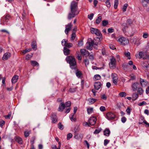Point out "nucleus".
Instances as JSON below:
<instances>
[{
    "label": "nucleus",
    "mask_w": 149,
    "mask_h": 149,
    "mask_svg": "<svg viewBox=\"0 0 149 149\" xmlns=\"http://www.w3.org/2000/svg\"><path fill=\"white\" fill-rule=\"evenodd\" d=\"M77 3L76 1H74L72 2L71 4V13H70L68 15V19H70L75 16L77 15L79 12L77 11Z\"/></svg>",
    "instance_id": "1"
},
{
    "label": "nucleus",
    "mask_w": 149,
    "mask_h": 149,
    "mask_svg": "<svg viewBox=\"0 0 149 149\" xmlns=\"http://www.w3.org/2000/svg\"><path fill=\"white\" fill-rule=\"evenodd\" d=\"M66 60L69 64L71 68L73 69L76 68V62L74 57L70 56H68L66 58Z\"/></svg>",
    "instance_id": "2"
},
{
    "label": "nucleus",
    "mask_w": 149,
    "mask_h": 149,
    "mask_svg": "<svg viewBox=\"0 0 149 149\" xmlns=\"http://www.w3.org/2000/svg\"><path fill=\"white\" fill-rule=\"evenodd\" d=\"M97 40L94 39L93 40H91V42H87L86 43V47L88 49L90 50H92L93 48V45H97L98 44V42H96L95 41Z\"/></svg>",
    "instance_id": "3"
},
{
    "label": "nucleus",
    "mask_w": 149,
    "mask_h": 149,
    "mask_svg": "<svg viewBox=\"0 0 149 149\" xmlns=\"http://www.w3.org/2000/svg\"><path fill=\"white\" fill-rule=\"evenodd\" d=\"M118 41L120 43L121 45H127L129 43L128 39L123 37L120 38L118 39Z\"/></svg>",
    "instance_id": "4"
},
{
    "label": "nucleus",
    "mask_w": 149,
    "mask_h": 149,
    "mask_svg": "<svg viewBox=\"0 0 149 149\" xmlns=\"http://www.w3.org/2000/svg\"><path fill=\"white\" fill-rule=\"evenodd\" d=\"M116 59L112 56L110 59V61L109 63L110 67L114 68L116 66Z\"/></svg>",
    "instance_id": "5"
},
{
    "label": "nucleus",
    "mask_w": 149,
    "mask_h": 149,
    "mask_svg": "<svg viewBox=\"0 0 149 149\" xmlns=\"http://www.w3.org/2000/svg\"><path fill=\"white\" fill-rule=\"evenodd\" d=\"M111 77L113 84L115 85H117L118 80V77L117 74L115 73H113L111 74Z\"/></svg>",
    "instance_id": "6"
},
{
    "label": "nucleus",
    "mask_w": 149,
    "mask_h": 149,
    "mask_svg": "<svg viewBox=\"0 0 149 149\" xmlns=\"http://www.w3.org/2000/svg\"><path fill=\"white\" fill-rule=\"evenodd\" d=\"M91 31L92 33H94L98 36H100L102 35L100 31L97 29L91 28Z\"/></svg>",
    "instance_id": "7"
},
{
    "label": "nucleus",
    "mask_w": 149,
    "mask_h": 149,
    "mask_svg": "<svg viewBox=\"0 0 149 149\" xmlns=\"http://www.w3.org/2000/svg\"><path fill=\"white\" fill-rule=\"evenodd\" d=\"M96 118L95 116H92L88 120V123L89 125H93L96 123Z\"/></svg>",
    "instance_id": "8"
},
{
    "label": "nucleus",
    "mask_w": 149,
    "mask_h": 149,
    "mask_svg": "<svg viewBox=\"0 0 149 149\" xmlns=\"http://www.w3.org/2000/svg\"><path fill=\"white\" fill-rule=\"evenodd\" d=\"M106 118L109 120H111L114 119L115 117V115L111 112L107 113L106 116Z\"/></svg>",
    "instance_id": "9"
},
{
    "label": "nucleus",
    "mask_w": 149,
    "mask_h": 149,
    "mask_svg": "<svg viewBox=\"0 0 149 149\" xmlns=\"http://www.w3.org/2000/svg\"><path fill=\"white\" fill-rule=\"evenodd\" d=\"M139 82L141 86L143 87L146 86L148 83V81L146 80L141 78L140 79Z\"/></svg>",
    "instance_id": "10"
},
{
    "label": "nucleus",
    "mask_w": 149,
    "mask_h": 149,
    "mask_svg": "<svg viewBox=\"0 0 149 149\" xmlns=\"http://www.w3.org/2000/svg\"><path fill=\"white\" fill-rule=\"evenodd\" d=\"M80 53L83 56L87 57L89 55V53L85 49H81L80 50Z\"/></svg>",
    "instance_id": "11"
},
{
    "label": "nucleus",
    "mask_w": 149,
    "mask_h": 149,
    "mask_svg": "<svg viewBox=\"0 0 149 149\" xmlns=\"http://www.w3.org/2000/svg\"><path fill=\"white\" fill-rule=\"evenodd\" d=\"M51 119L52 123H55L57 121V118L55 113H53L51 115Z\"/></svg>",
    "instance_id": "12"
},
{
    "label": "nucleus",
    "mask_w": 149,
    "mask_h": 149,
    "mask_svg": "<svg viewBox=\"0 0 149 149\" xmlns=\"http://www.w3.org/2000/svg\"><path fill=\"white\" fill-rule=\"evenodd\" d=\"M102 85L99 82H96L94 83V88L96 90H98L100 88Z\"/></svg>",
    "instance_id": "13"
},
{
    "label": "nucleus",
    "mask_w": 149,
    "mask_h": 149,
    "mask_svg": "<svg viewBox=\"0 0 149 149\" xmlns=\"http://www.w3.org/2000/svg\"><path fill=\"white\" fill-rule=\"evenodd\" d=\"M11 55V54L9 52H6L4 54L2 58L3 60H7L9 58Z\"/></svg>",
    "instance_id": "14"
},
{
    "label": "nucleus",
    "mask_w": 149,
    "mask_h": 149,
    "mask_svg": "<svg viewBox=\"0 0 149 149\" xmlns=\"http://www.w3.org/2000/svg\"><path fill=\"white\" fill-rule=\"evenodd\" d=\"M139 85V83L137 82L132 83V87L133 91H135L137 90V88H138Z\"/></svg>",
    "instance_id": "15"
},
{
    "label": "nucleus",
    "mask_w": 149,
    "mask_h": 149,
    "mask_svg": "<svg viewBox=\"0 0 149 149\" xmlns=\"http://www.w3.org/2000/svg\"><path fill=\"white\" fill-rule=\"evenodd\" d=\"M83 137V135L81 134L76 133L75 134L74 138L78 140L82 139Z\"/></svg>",
    "instance_id": "16"
},
{
    "label": "nucleus",
    "mask_w": 149,
    "mask_h": 149,
    "mask_svg": "<svg viewBox=\"0 0 149 149\" xmlns=\"http://www.w3.org/2000/svg\"><path fill=\"white\" fill-rule=\"evenodd\" d=\"M65 108V104L63 102H61L59 105L58 110L59 111H62Z\"/></svg>",
    "instance_id": "17"
},
{
    "label": "nucleus",
    "mask_w": 149,
    "mask_h": 149,
    "mask_svg": "<svg viewBox=\"0 0 149 149\" xmlns=\"http://www.w3.org/2000/svg\"><path fill=\"white\" fill-rule=\"evenodd\" d=\"M135 56L137 58H138L139 59H141L144 56V53L143 52H140L138 54H136Z\"/></svg>",
    "instance_id": "18"
},
{
    "label": "nucleus",
    "mask_w": 149,
    "mask_h": 149,
    "mask_svg": "<svg viewBox=\"0 0 149 149\" xmlns=\"http://www.w3.org/2000/svg\"><path fill=\"white\" fill-rule=\"evenodd\" d=\"M110 133V130L108 128H106L104 131V135L107 136H109Z\"/></svg>",
    "instance_id": "19"
},
{
    "label": "nucleus",
    "mask_w": 149,
    "mask_h": 149,
    "mask_svg": "<svg viewBox=\"0 0 149 149\" xmlns=\"http://www.w3.org/2000/svg\"><path fill=\"white\" fill-rule=\"evenodd\" d=\"M18 78V76L17 75H15L11 79V81L12 83L15 84L17 81Z\"/></svg>",
    "instance_id": "20"
},
{
    "label": "nucleus",
    "mask_w": 149,
    "mask_h": 149,
    "mask_svg": "<svg viewBox=\"0 0 149 149\" xmlns=\"http://www.w3.org/2000/svg\"><path fill=\"white\" fill-rule=\"evenodd\" d=\"M63 52L65 55H68L70 54V50L69 49L64 47L63 48Z\"/></svg>",
    "instance_id": "21"
},
{
    "label": "nucleus",
    "mask_w": 149,
    "mask_h": 149,
    "mask_svg": "<svg viewBox=\"0 0 149 149\" xmlns=\"http://www.w3.org/2000/svg\"><path fill=\"white\" fill-rule=\"evenodd\" d=\"M30 62L31 65L33 66H38L39 65L38 63L36 61H31Z\"/></svg>",
    "instance_id": "22"
},
{
    "label": "nucleus",
    "mask_w": 149,
    "mask_h": 149,
    "mask_svg": "<svg viewBox=\"0 0 149 149\" xmlns=\"http://www.w3.org/2000/svg\"><path fill=\"white\" fill-rule=\"evenodd\" d=\"M137 90V92L139 94L141 95L143 93V90L141 88H138V89Z\"/></svg>",
    "instance_id": "23"
},
{
    "label": "nucleus",
    "mask_w": 149,
    "mask_h": 149,
    "mask_svg": "<svg viewBox=\"0 0 149 149\" xmlns=\"http://www.w3.org/2000/svg\"><path fill=\"white\" fill-rule=\"evenodd\" d=\"M102 17L101 16H99L97 17V18L95 22L97 24H99L101 22L102 20Z\"/></svg>",
    "instance_id": "24"
},
{
    "label": "nucleus",
    "mask_w": 149,
    "mask_h": 149,
    "mask_svg": "<svg viewBox=\"0 0 149 149\" xmlns=\"http://www.w3.org/2000/svg\"><path fill=\"white\" fill-rule=\"evenodd\" d=\"M101 78V77L99 74H96L94 77V79L95 80H97L100 79Z\"/></svg>",
    "instance_id": "25"
},
{
    "label": "nucleus",
    "mask_w": 149,
    "mask_h": 149,
    "mask_svg": "<svg viewBox=\"0 0 149 149\" xmlns=\"http://www.w3.org/2000/svg\"><path fill=\"white\" fill-rule=\"evenodd\" d=\"M102 130V129L101 128H98L95 130L93 133L95 134H98Z\"/></svg>",
    "instance_id": "26"
},
{
    "label": "nucleus",
    "mask_w": 149,
    "mask_h": 149,
    "mask_svg": "<svg viewBox=\"0 0 149 149\" xmlns=\"http://www.w3.org/2000/svg\"><path fill=\"white\" fill-rule=\"evenodd\" d=\"M74 114H71L69 116L70 118L72 121H75L76 120L75 118L74 117Z\"/></svg>",
    "instance_id": "27"
},
{
    "label": "nucleus",
    "mask_w": 149,
    "mask_h": 149,
    "mask_svg": "<svg viewBox=\"0 0 149 149\" xmlns=\"http://www.w3.org/2000/svg\"><path fill=\"white\" fill-rule=\"evenodd\" d=\"M90 104H93L97 101V100L93 98H91L88 100Z\"/></svg>",
    "instance_id": "28"
},
{
    "label": "nucleus",
    "mask_w": 149,
    "mask_h": 149,
    "mask_svg": "<svg viewBox=\"0 0 149 149\" xmlns=\"http://www.w3.org/2000/svg\"><path fill=\"white\" fill-rule=\"evenodd\" d=\"M72 27V25L71 23H69L65 26V28H67L68 30H69L70 31Z\"/></svg>",
    "instance_id": "29"
},
{
    "label": "nucleus",
    "mask_w": 149,
    "mask_h": 149,
    "mask_svg": "<svg viewBox=\"0 0 149 149\" xmlns=\"http://www.w3.org/2000/svg\"><path fill=\"white\" fill-rule=\"evenodd\" d=\"M16 140L20 144H22L23 141L22 139L21 138L17 137H16Z\"/></svg>",
    "instance_id": "30"
},
{
    "label": "nucleus",
    "mask_w": 149,
    "mask_h": 149,
    "mask_svg": "<svg viewBox=\"0 0 149 149\" xmlns=\"http://www.w3.org/2000/svg\"><path fill=\"white\" fill-rule=\"evenodd\" d=\"M31 45L33 49L36 50L37 49V46L36 43L34 42H32L31 43Z\"/></svg>",
    "instance_id": "31"
},
{
    "label": "nucleus",
    "mask_w": 149,
    "mask_h": 149,
    "mask_svg": "<svg viewBox=\"0 0 149 149\" xmlns=\"http://www.w3.org/2000/svg\"><path fill=\"white\" fill-rule=\"evenodd\" d=\"M110 0H107L105 2L106 6L108 8H110L111 6V3L110 2Z\"/></svg>",
    "instance_id": "32"
},
{
    "label": "nucleus",
    "mask_w": 149,
    "mask_h": 149,
    "mask_svg": "<svg viewBox=\"0 0 149 149\" xmlns=\"http://www.w3.org/2000/svg\"><path fill=\"white\" fill-rule=\"evenodd\" d=\"M33 55V54H27L26 55V60H28L31 59V58Z\"/></svg>",
    "instance_id": "33"
},
{
    "label": "nucleus",
    "mask_w": 149,
    "mask_h": 149,
    "mask_svg": "<svg viewBox=\"0 0 149 149\" xmlns=\"http://www.w3.org/2000/svg\"><path fill=\"white\" fill-rule=\"evenodd\" d=\"M138 97V95L137 93H134L133 96V100H136V99H137Z\"/></svg>",
    "instance_id": "34"
},
{
    "label": "nucleus",
    "mask_w": 149,
    "mask_h": 149,
    "mask_svg": "<svg viewBox=\"0 0 149 149\" xmlns=\"http://www.w3.org/2000/svg\"><path fill=\"white\" fill-rule=\"evenodd\" d=\"M126 95V94L125 92H122L119 93L118 95L120 97H125Z\"/></svg>",
    "instance_id": "35"
},
{
    "label": "nucleus",
    "mask_w": 149,
    "mask_h": 149,
    "mask_svg": "<svg viewBox=\"0 0 149 149\" xmlns=\"http://www.w3.org/2000/svg\"><path fill=\"white\" fill-rule=\"evenodd\" d=\"M118 0H115L114 2V8L116 9L118 6Z\"/></svg>",
    "instance_id": "36"
},
{
    "label": "nucleus",
    "mask_w": 149,
    "mask_h": 149,
    "mask_svg": "<svg viewBox=\"0 0 149 149\" xmlns=\"http://www.w3.org/2000/svg\"><path fill=\"white\" fill-rule=\"evenodd\" d=\"M76 74L78 78H80L82 75L81 72L80 71H77L76 73Z\"/></svg>",
    "instance_id": "37"
},
{
    "label": "nucleus",
    "mask_w": 149,
    "mask_h": 149,
    "mask_svg": "<svg viewBox=\"0 0 149 149\" xmlns=\"http://www.w3.org/2000/svg\"><path fill=\"white\" fill-rule=\"evenodd\" d=\"M108 22L107 20H104L102 22V25L103 26H106L108 24Z\"/></svg>",
    "instance_id": "38"
},
{
    "label": "nucleus",
    "mask_w": 149,
    "mask_h": 149,
    "mask_svg": "<svg viewBox=\"0 0 149 149\" xmlns=\"http://www.w3.org/2000/svg\"><path fill=\"white\" fill-rule=\"evenodd\" d=\"M93 111V109L92 108H88L87 109V111L88 114H90L92 113Z\"/></svg>",
    "instance_id": "39"
},
{
    "label": "nucleus",
    "mask_w": 149,
    "mask_h": 149,
    "mask_svg": "<svg viewBox=\"0 0 149 149\" xmlns=\"http://www.w3.org/2000/svg\"><path fill=\"white\" fill-rule=\"evenodd\" d=\"M71 104V102L70 101H68L67 102H66L65 104V107H68L70 106Z\"/></svg>",
    "instance_id": "40"
},
{
    "label": "nucleus",
    "mask_w": 149,
    "mask_h": 149,
    "mask_svg": "<svg viewBox=\"0 0 149 149\" xmlns=\"http://www.w3.org/2000/svg\"><path fill=\"white\" fill-rule=\"evenodd\" d=\"M76 36V35L75 32H73L72 34L71 35V39L72 40H74V39Z\"/></svg>",
    "instance_id": "41"
},
{
    "label": "nucleus",
    "mask_w": 149,
    "mask_h": 149,
    "mask_svg": "<svg viewBox=\"0 0 149 149\" xmlns=\"http://www.w3.org/2000/svg\"><path fill=\"white\" fill-rule=\"evenodd\" d=\"M128 6V5L127 3L125 4L124 5L123 8H122L123 10V11L124 12H125L126 11V9H127Z\"/></svg>",
    "instance_id": "42"
},
{
    "label": "nucleus",
    "mask_w": 149,
    "mask_h": 149,
    "mask_svg": "<svg viewBox=\"0 0 149 149\" xmlns=\"http://www.w3.org/2000/svg\"><path fill=\"white\" fill-rule=\"evenodd\" d=\"M58 128L61 130H62L63 129V125L61 123H59L58 125Z\"/></svg>",
    "instance_id": "43"
},
{
    "label": "nucleus",
    "mask_w": 149,
    "mask_h": 149,
    "mask_svg": "<svg viewBox=\"0 0 149 149\" xmlns=\"http://www.w3.org/2000/svg\"><path fill=\"white\" fill-rule=\"evenodd\" d=\"M72 134L71 133H69L67 135V139L68 140H69L70 138H71L72 136Z\"/></svg>",
    "instance_id": "44"
},
{
    "label": "nucleus",
    "mask_w": 149,
    "mask_h": 149,
    "mask_svg": "<svg viewBox=\"0 0 149 149\" xmlns=\"http://www.w3.org/2000/svg\"><path fill=\"white\" fill-rule=\"evenodd\" d=\"M31 50V49L30 48L29 49H26L25 50H23L22 53L24 54H25L26 53L30 52Z\"/></svg>",
    "instance_id": "45"
},
{
    "label": "nucleus",
    "mask_w": 149,
    "mask_h": 149,
    "mask_svg": "<svg viewBox=\"0 0 149 149\" xmlns=\"http://www.w3.org/2000/svg\"><path fill=\"white\" fill-rule=\"evenodd\" d=\"M76 89H77L76 88H71L70 89H69V91L70 92H71V93H73V92H75L76 91Z\"/></svg>",
    "instance_id": "46"
},
{
    "label": "nucleus",
    "mask_w": 149,
    "mask_h": 149,
    "mask_svg": "<svg viewBox=\"0 0 149 149\" xmlns=\"http://www.w3.org/2000/svg\"><path fill=\"white\" fill-rule=\"evenodd\" d=\"M66 47H68V48H70L72 46V43H66V44L65 45Z\"/></svg>",
    "instance_id": "47"
},
{
    "label": "nucleus",
    "mask_w": 149,
    "mask_h": 149,
    "mask_svg": "<svg viewBox=\"0 0 149 149\" xmlns=\"http://www.w3.org/2000/svg\"><path fill=\"white\" fill-rule=\"evenodd\" d=\"M100 109L101 111L103 112L106 110V108L105 107L102 106L100 107Z\"/></svg>",
    "instance_id": "48"
},
{
    "label": "nucleus",
    "mask_w": 149,
    "mask_h": 149,
    "mask_svg": "<svg viewBox=\"0 0 149 149\" xmlns=\"http://www.w3.org/2000/svg\"><path fill=\"white\" fill-rule=\"evenodd\" d=\"M126 56L128 57V59H131V57H130V53L129 52H128L127 53H126L125 54Z\"/></svg>",
    "instance_id": "49"
},
{
    "label": "nucleus",
    "mask_w": 149,
    "mask_h": 149,
    "mask_svg": "<svg viewBox=\"0 0 149 149\" xmlns=\"http://www.w3.org/2000/svg\"><path fill=\"white\" fill-rule=\"evenodd\" d=\"M94 15L93 13H91L88 16V18L90 20L92 19Z\"/></svg>",
    "instance_id": "50"
},
{
    "label": "nucleus",
    "mask_w": 149,
    "mask_h": 149,
    "mask_svg": "<svg viewBox=\"0 0 149 149\" xmlns=\"http://www.w3.org/2000/svg\"><path fill=\"white\" fill-rule=\"evenodd\" d=\"M30 134V132L28 131H26L24 132L25 136L26 137H28Z\"/></svg>",
    "instance_id": "51"
},
{
    "label": "nucleus",
    "mask_w": 149,
    "mask_h": 149,
    "mask_svg": "<svg viewBox=\"0 0 149 149\" xmlns=\"http://www.w3.org/2000/svg\"><path fill=\"white\" fill-rule=\"evenodd\" d=\"M148 34L146 32H145L143 33V37L144 38H147L148 37Z\"/></svg>",
    "instance_id": "52"
},
{
    "label": "nucleus",
    "mask_w": 149,
    "mask_h": 149,
    "mask_svg": "<svg viewBox=\"0 0 149 149\" xmlns=\"http://www.w3.org/2000/svg\"><path fill=\"white\" fill-rule=\"evenodd\" d=\"M67 42V40H66L65 39H63L62 42L61 44L63 46H65Z\"/></svg>",
    "instance_id": "53"
},
{
    "label": "nucleus",
    "mask_w": 149,
    "mask_h": 149,
    "mask_svg": "<svg viewBox=\"0 0 149 149\" xmlns=\"http://www.w3.org/2000/svg\"><path fill=\"white\" fill-rule=\"evenodd\" d=\"M126 120V118L124 116H123L121 118V121L123 123H125Z\"/></svg>",
    "instance_id": "54"
},
{
    "label": "nucleus",
    "mask_w": 149,
    "mask_h": 149,
    "mask_svg": "<svg viewBox=\"0 0 149 149\" xmlns=\"http://www.w3.org/2000/svg\"><path fill=\"white\" fill-rule=\"evenodd\" d=\"M109 142V140L108 139H105L104 141V145L105 146H107V145Z\"/></svg>",
    "instance_id": "55"
},
{
    "label": "nucleus",
    "mask_w": 149,
    "mask_h": 149,
    "mask_svg": "<svg viewBox=\"0 0 149 149\" xmlns=\"http://www.w3.org/2000/svg\"><path fill=\"white\" fill-rule=\"evenodd\" d=\"M83 41L82 40H81L78 42V46L79 47H81L83 45Z\"/></svg>",
    "instance_id": "56"
},
{
    "label": "nucleus",
    "mask_w": 149,
    "mask_h": 149,
    "mask_svg": "<svg viewBox=\"0 0 149 149\" xmlns=\"http://www.w3.org/2000/svg\"><path fill=\"white\" fill-rule=\"evenodd\" d=\"M84 62L86 65H88L89 64V61L88 59L86 58V59H85L84 60Z\"/></svg>",
    "instance_id": "57"
},
{
    "label": "nucleus",
    "mask_w": 149,
    "mask_h": 149,
    "mask_svg": "<svg viewBox=\"0 0 149 149\" xmlns=\"http://www.w3.org/2000/svg\"><path fill=\"white\" fill-rule=\"evenodd\" d=\"M101 98L104 100H106L107 99V97L105 94H104L101 96Z\"/></svg>",
    "instance_id": "58"
},
{
    "label": "nucleus",
    "mask_w": 149,
    "mask_h": 149,
    "mask_svg": "<svg viewBox=\"0 0 149 149\" xmlns=\"http://www.w3.org/2000/svg\"><path fill=\"white\" fill-rule=\"evenodd\" d=\"M109 46L110 48L112 50H114L116 48L115 46L112 44H109Z\"/></svg>",
    "instance_id": "59"
},
{
    "label": "nucleus",
    "mask_w": 149,
    "mask_h": 149,
    "mask_svg": "<svg viewBox=\"0 0 149 149\" xmlns=\"http://www.w3.org/2000/svg\"><path fill=\"white\" fill-rule=\"evenodd\" d=\"M108 32L109 33H112L114 31V30L111 28L108 29Z\"/></svg>",
    "instance_id": "60"
},
{
    "label": "nucleus",
    "mask_w": 149,
    "mask_h": 149,
    "mask_svg": "<svg viewBox=\"0 0 149 149\" xmlns=\"http://www.w3.org/2000/svg\"><path fill=\"white\" fill-rule=\"evenodd\" d=\"M127 113L128 114V115H130L131 112V109L129 107L127 108V109L126 110Z\"/></svg>",
    "instance_id": "61"
},
{
    "label": "nucleus",
    "mask_w": 149,
    "mask_h": 149,
    "mask_svg": "<svg viewBox=\"0 0 149 149\" xmlns=\"http://www.w3.org/2000/svg\"><path fill=\"white\" fill-rule=\"evenodd\" d=\"M77 58L78 60H81L82 59V57L80 54H79L77 56Z\"/></svg>",
    "instance_id": "62"
},
{
    "label": "nucleus",
    "mask_w": 149,
    "mask_h": 149,
    "mask_svg": "<svg viewBox=\"0 0 149 149\" xmlns=\"http://www.w3.org/2000/svg\"><path fill=\"white\" fill-rule=\"evenodd\" d=\"M52 149H60V148H57L56 145H53L52 146Z\"/></svg>",
    "instance_id": "63"
},
{
    "label": "nucleus",
    "mask_w": 149,
    "mask_h": 149,
    "mask_svg": "<svg viewBox=\"0 0 149 149\" xmlns=\"http://www.w3.org/2000/svg\"><path fill=\"white\" fill-rule=\"evenodd\" d=\"M146 93L147 94H149V86L146 88Z\"/></svg>",
    "instance_id": "64"
}]
</instances>
